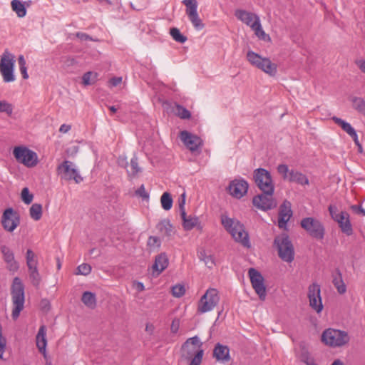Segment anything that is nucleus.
Returning <instances> with one entry per match:
<instances>
[{"mask_svg":"<svg viewBox=\"0 0 365 365\" xmlns=\"http://www.w3.org/2000/svg\"><path fill=\"white\" fill-rule=\"evenodd\" d=\"M202 343L197 336L187 339L181 347V356L189 365H200L204 355Z\"/></svg>","mask_w":365,"mask_h":365,"instance_id":"obj_1","label":"nucleus"},{"mask_svg":"<svg viewBox=\"0 0 365 365\" xmlns=\"http://www.w3.org/2000/svg\"><path fill=\"white\" fill-rule=\"evenodd\" d=\"M221 222L237 242L247 248L251 247L249 235L245 231L244 225L239 220L222 215Z\"/></svg>","mask_w":365,"mask_h":365,"instance_id":"obj_2","label":"nucleus"},{"mask_svg":"<svg viewBox=\"0 0 365 365\" xmlns=\"http://www.w3.org/2000/svg\"><path fill=\"white\" fill-rule=\"evenodd\" d=\"M11 295L13 304L11 317L16 320L24 308V285L19 277H15L11 287Z\"/></svg>","mask_w":365,"mask_h":365,"instance_id":"obj_3","label":"nucleus"},{"mask_svg":"<svg viewBox=\"0 0 365 365\" xmlns=\"http://www.w3.org/2000/svg\"><path fill=\"white\" fill-rule=\"evenodd\" d=\"M247 59L252 66L270 76H274L277 73V65L272 63L269 58H262L257 53L249 51L247 53Z\"/></svg>","mask_w":365,"mask_h":365,"instance_id":"obj_4","label":"nucleus"},{"mask_svg":"<svg viewBox=\"0 0 365 365\" xmlns=\"http://www.w3.org/2000/svg\"><path fill=\"white\" fill-rule=\"evenodd\" d=\"M322 341L331 347H339L349 341L347 332L334 329H327L322 334Z\"/></svg>","mask_w":365,"mask_h":365,"instance_id":"obj_5","label":"nucleus"},{"mask_svg":"<svg viewBox=\"0 0 365 365\" xmlns=\"http://www.w3.org/2000/svg\"><path fill=\"white\" fill-rule=\"evenodd\" d=\"M274 245L278 250L279 257L284 262H292L294 258V250L292 242L288 235L282 234L277 236L274 241Z\"/></svg>","mask_w":365,"mask_h":365,"instance_id":"obj_6","label":"nucleus"},{"mask_svg":"<svg viewBox=\"0 0 365 365\" xmlns=\"http://www.w3.org/2000/svg\"><path fill=\"white\" fill-rule=\"evenodd\" d=\"M219 302L218 291L216 289L210 288L199 300L197 312L199 314L210 312L218 304Z\"/></svg>","mask_w":365,"mask_h":365,"instance_id":"obj_7","label":"nucleus"},{"mask_svg":"<svg viewBox=\"0 0 365 365\" xmlns=\"http://www.w3.org/2000/svg\"><path fill=\"white\" fill-rule=\"evenodd\" d=\"M56 172L61 180L66 181L73 180L76 183H80L83 181V178L79 174L76 165L71 161L64 160L58 165Z\"/></svg>","mask_w":365,"mask_h":365,"instance_id":"obj_8","label":"nucleus"},{"mask_svg":"<svg viewBox=\"0 0 365 365\" xmlns=\"http://www.w3.org/2000/svg\"><path fill=\"white\" fill-rule=\"evenodd\" d=\"M253 180L262 192L274 191V182L271 173L264 168H257L253 172Z\"/></svg>","mask_w":365,"mask_h":365,"instance_id":"obj_9","label":"nucleus"},{"mask_svg":"<svg viewBox=\"0 0 365 365\" xmlns=\"http://www.w3.org/2000/svg\"><path fill=\"white\" fill-rule=\"evenodd\" d=\"M13 155L19 163L27 168H33L38 163L37 154L25 146H16L14 148Z\"/></svg>","mask_w":365,"mask_h":365,"instance_id":"obj_10","label":"nucleus"},{"mask_svg":"<svg viewBox=\"0 0 365 365\" xmlns=\"http://www.w3.org/2000/svg\"><path fill=\"white\" fill-rule=\"evenodd\" d=\"M14 56L6 50L1 57L0 72L4 81L6 83L12 82L15 80L14 75Z\"/></svg>","mask_w":365,"mask_h":365,"instance_id":"obj_11","label":"nucleus"},{"mask_svg":"<svg viewBox=\"0 0 365 365\" xmlns=\"http://www.w3.org/2000/svg\"><path fill=\"white\" fill-rule=\"evenodd\" d=\"M301 227L312 237L322 240L325 229L323 224L314 217H305L301 220Z\"/></svg>","mask_w":365,"mask_h":365,"instance_id":"obj_12","label":"nucleus"},{"mask_svg":"<svg viewBox=\"0 0 365 365\" xmlns=\"http://www.w3.org/2000/svg\"><path fill=\"white\" fill-rule=\"evenodd\" d=\"M26 259L31 282L34 287H38L41 277L38 270L36 256L31 250L29 249L26 251Z\"/></svg>","mask_w":365,"mask_h":365,"instance_id":"obj_13","label":"nucleus"},{"mask_svg":"<svg viewBox=\"0 0 365 365\" xmlns=\"http://www.w3.org/2000/svg\"><path fill=\"white\" fill-rule=\"evenodd\" d=\"M248 274L252 286L256 294L258 295L260 300L264 301L267 297V289L263 276L255 268L249 269Z\"/></svg>","mask_w":365,"mask_h":365,"instance_id":"obj_14","label":"nucleus"},{"mask_svg":"<svg viewBox=\"0 0 365 365\" xmlns=\"http://www.w3.org/2000/svg\"><path fill=\"white\" fill-rule=\"evenodd\" d=\"M274 192V191H269L268 192H262L261 194L255 196L252 199L253 205L262 211L275 208L277 203L273 197Z\"/></svg>","mask_w":365,"mask_h":365,"instance_id":"obj_15","label":"nucleus"},{"mask_svg":"<svg viewBox=\"0 0 365 365\" xmlns=\"http://www.w3.org/2000/svg\"><path fill=\"white\" fill-rule=\"evenodd\" d=\"M20 224V216L13 208L9 207L4 210L1 217V225L4 229L12 232Z\"/></svg>","mask_w":365,"mask_h":365,"instance_id":"obj_16","label":"nucleus"},{"mask_svg":"<svg viewBox=\"0 0 365 365\" xmlns=\"http://www.w3.org/2000/svg\"><path fill=\"white\" fill-rule=\"evenodd\" d=\"M320 286L317 283H312L308 288V298L309 306L317 313L319 314L323 310V304L321 297Z\"/></svg>","mask_w":365,"mask_h":365,"instance_id":"obj_17","label":"nucleus"},{"mask_svg":"<svg viewBox=\"0 0 365 365\" xmlns=\"http://www.w3.org/2000/svg\"><path fill=\"white\" fill-rule=\"evenodd\" d=\"M180 138L187 148L192 153L197 152L199 153L200 152L202 140L200 137L187 130H183L180 132Z\"/></svg>","mask_w":365,"mask_h":365,"instance_id":"obj_18","label":"nucleus"},{"mask_svg":"<svg viewBox=\"0 0 365 365\" xmlns=\"http://www.w3.org/2000/svg\"><path fill=\"white\" fill-rule=\"evenodd\" d=\"M228 189L232 196L240 199L247 193L248 183L244 180H235L230 182Z\"/></svg>","mask_w":365,"mask_h":365,"instance_id":"obj_19","label":"nucleus"},{"mask_svg":"<svg viewBox=\"0 0 365 365\" xmlns=\"http://www.w3.org/2000/svg\"><path fill=\"white\" fill-rule=\"evenodd\" d=\"M292 216V210L291 209V203L287 200H284L279 207L278 226L279 228L286 229L287 223Z\"/></svg>","mask_w":365,"mask_h":365,"instance_id":"obj_20","label":"nucleus"},{"mask_svg":"<svg viewBox=\"0 0 365 365\" xmlns=\"http://www.w3.org/2000/svg\"><path fill=\"white\" fill-rule=\"evenodd\" d=\"M335 217L334 220L338 222L342 232L347 236L351 235L353 234V229L349 220V215L345 211H341Z\"/></svg>","mask_w":365,"mask_h":365,"instance_id":"obj_21","label":"nucleus"},{"mask_svg":"<svg viewBox=\"0 0 365 365\" xmlns=\"http://www.w3.org/2000/svg\"><path fill=\"white\" fill-rule=\"evenodd\" d=\"M1 252L4 259L6 263L7 268L11 272H16L19 269V264L15 260L14 252L6 245L1 246Z\"/></svg>","mask_w":365,"mask_h":365,"instance_id":"obj_22","label":"nucleus"},{"mask_svg":"<svg viewBox=\"0 0 365 365\" xmlns=\"http://www.w3.org/2000/svg\"><path fill=\"white\" fill-rule=\"evenodd\" d=\"M237 21L242 23H259V18L254 12L245 9H236L234 14Z\"/></svg>","mask_w":365,"mask_h":365,"instance_id":"obj_23","label":"nucleus"},{"mask_svg":"<svg viewBox=\"0 0 365 365\" xmlns=\"http://www.w3.org/2000/svg\"><path fill=\"white\" fill-rule=\"evenodd\" d=\"M168 257L165 252L158 255L155 258V262L152 267L153 274H155L156 276H158L168 267Z\"/></svg>","mask_w":365,"mask_h":365,"instance_id":"obj_24","label":"nucleus"},{"mask_svg":"<svg viewBox=\"0 0 365 365\" xmlns=\"http://www.w3.org/2000/svg\"><path fill=\"white\" fill-rule=\"evenodd\" d=\"M182 3L185 6V13L192 23H198L197 2L196 0H183Z\"/></svg>","mask_w":365,"mask_h":365,"instance_id":"obj_25","label":"nucleus"},{"mask_svg":"<svg viewBox=\"0 0 365 365\" xmlns=\"http://www.w3.org/2000/svg\"><path fill=\"white\" fill-rule=\"evenodd\" d=\"M213 357L218 361L228 362L230 360V349L227 346L217 343L213 349Z\"/></svg>","mask_w":365,"mask_h":365,"instance_id":"obj_26","label":"nucleus"},{"mask_svg":"<svg viewBox=\"0 0 365 365\" xmlns=\"http://www.w3.org/2000/svg\"><path fill=\"white\" fill-rule=\"evenodd\" d=\"M288 181L302 185H309V179L305 175L294 170H290Z\"/></svg>","mask_w":365,"mask_h":365,"instance_id":"obj_27","label":"nucleus"},{"mask_svg":"<svg viewBox=\"0 0 365 365\" xmlns=\"http://www.w3.org/2000/svg\"><path fill=\"white\" fill-rule=\"evenodd\" d=\"M332 120L336 124L339 125L344 131L349 135L352 139L358 136L356 130L350 123L336 116L332 117Z\"/></svg>","mask_w":365,"mask_h":365,"instance_id":"obj_28","label":"nucleus"},{"mask_svg":"<svg viewBox=\"0 0 365 365\" xmlns=\"http://www.w3.org/2000/svg\"><path fill=\"white\" fill-rule=\"evenodd\" d=\"M81 301L83 304L89 309H94L96 307V296L91 292H84L82 294Z\"/></svg>","mask_w":365,"mask_h":365,"instance_id":"obj_29","label":"nucleus"},{"mask_svg":"<svg viewBox=\"0 0 365 365\" xmlns=\"http://www.w3.org/2000/svg\"><path fill=\"white\" fill-rule=\"evenodd\" d=\"M36 340L37 348L43 351L44 348H46L47 345L46 327L45 325H41L40 327L36 337Z\"/></svg>","mask_w":365,"mask_h":365,"instance_id":"obj_30","label":"nucleus"},{"mask_svg":"<svg viewBox=\"0 0 365 365\" xmlns=\"http://www.w3.org/2000/svg\"><path fill=\"white\" fill-rule=\"evenodd\" d=\"M352 107L359 113L365 116V100L361 97L354 96L351 98Z\"/></svg>","mask_w":365,"mask_h":365,"instance_id":"obj_31","label":"nucleus"},{"mask_svg":"<svg viewBox=\"0 0 365 365\" xmlns=\"http://www.w3.org/2000/svg\"><path fill=\"white\" fill-rule=\"evenodd\" d=\"M157 228L160 233L166 236H170L173 233V226L168 220L160 221L157 225Z\"/></svg>","mask_w":365,"mask_h":365,"instance_id":"obj_32","label":"nucleus"},{"mask_svg":"<svg viewBox=\"0 0 365 365\" xmlns=\"http://www.w3.org/2000/svg\"><path fill=\"white\" fill-rule=\"evenodd\" d=\"M12 10L19 17H23L26 14L24 4L19 0H13L11 3Z\"/></svg>","mask_w":365,"mask_h":365,"instance_id":"obj_33","label":"nucleus"},{"mask_svg":"<svg viewBox=\"0 0 365 365\" xmlns=\"http://www.w3.org/2000/svg\"><path fill=\"white\" fill-rule=\"evenodd\" d=\"M333 284L339 294H342L346 292V287L342 279V276L340 272H338L337 275L334 277Z\"/></svg>","mask_w":365,"mask_h":365,"instance_id":"obj_34","label":"nucleus"},{"mask_svg":"<svg viewBox=\"0 0 365 365\" xmlns=\"http://www.w3.org/2000/svg\"><path fill=\"white\" fill-rule=\"evenodd\" d=\"M30 217L36 220H39L42 217V205L38 203L33 204L29 209Z\"/></svg>","mask_w":365,"mask_h":365,"instance_id":"obj_35","label":"nucleus"},{"mask_svg":"<svg viewBox=\"0 0 365 365\" xmlns=\"http://www.w3.org/2000/svg\"><path fill=\"white\" fill-rule=\"evenodd\" d=\"M251 29L255 35L261 40L269 41L270 37L262 29L261 24H251Z\"/></svg>","mask_w":365,"mask_h":365,"instance_id":"obj_36","label":"nucleus"},{"mask_svg":"<svg viewBox=\"0 0 365 365\" xmlns=\"http://www.w3.org/2000/svg\"><path fill=\"white\" fill-rule=\"evenodd\" d=\"M199 223L197 217L189 215L188 217L182 222V227L185 230H191Z\"/></svg>","mask_w":365,"mask_h":365,"instance_id":"obj_37","label":"nucleus"},{"mask_svg":"<svg viewBox=\"0 0 365 365\" xmlns=\"http://www.w3.org/2000/svg\"><path fill=\"white\" fill-rule=\"evenodd\" d=\"M160 202L162 207L165 210H170L173 205V199L170 194L168 192H165L160 197Z\"/></svg>","mask_w":365,"mask_h":365,"instance_id":"obj_38","label":"nucleus"},{"mask_svg":"<svg viewBox=\"0 0 365 365\" xmlns=\"http://www.w3.org/2000/svg\"><path fill=\"white\" fill-rule=\"evenodd\" d=\"M198 257L200 258V259L202 260L205 262V265L208 268L211 269L214 267L215 260L213 257L210 255H207L205 250L199 252Z\"/></svg>","mask_w":365,"mask_h":365,"instance_id":"obj_39","label":"nucleus"},{"mask_svg":"<svg viewBox=\"0 0 365 365\" xmlns=\"http://www.w3.org/2000/svg\"><path fill=\"white\" fill-rule=\"evenodd\" d=\"M98 78V73L88 71L83 74L82 77L83 84L84 86H89L91 84H93L96 81Z\"/></svg>","mask_w":365,"mask_h":365,"instance_id":"obj_40","label":"nucleus"},{"mask_svg":"<svg viewBox=\"0 0 365 365\" xmlns=\"http://www.w3.org/2000/svg\"><path fill=\"white\" fill-rule=\"evenodd\" d=\"M175 115L181 119H190L191 117L190 112L181 105H175Z\"/></svg>","mask_w":365,"mask_h":365,"instance_id":"obj_41","label":"nucleus"},{"mask_svg":"<svg viewBox=\"0 0 365 365\" xmlns=\"http://www.w3.org/2000/svg\"><path fill=\"white\" fill-rule=\"evenodd\" d=\"M170 34L176 42L183 43L187 41V37L182 34L180 30L175 27L170 29Z\"/></svg>","mask_w":365,"mask_h":365,"instance_id":"obj_42","label":"nucleus"},{"mask_svg":"<svg viewBox=\"0 0 365 365\" xmlns=\"http://www.w3.org/2000/svg\"><path fill=\"white\" fill-rule=\"evenodd\" d=\"M161 242L159 237L156 236H150L148 237L147 245L150 250V251H153L156 249H158L160 247Z\"/></svg>","mask_w":365,"mask_h":365,"instance_id":"obj_43","label":"nucleus"},{"mask_svg":"<svg viewBox=\"0 0 365 365\" xmlns=\"http://www.w3.org/2000/svg\"><path fill=\"white\" fill-rule=\"evenodd\" d=\"M140 171V168L138 166V158H132L130 160V169L128 170V174L132 176H135Z\"/></svg>","mask_w":365,"mask_h":365,"instance_id":"obj_44","label":"nucleus"},{"mask_svg":"<svg viewBox=\"0 0 365 365\" xmlns=\"http://www.w3.org/2000/svg\"><path fill=\"white\" fill-rule=\"evenodd\" d=\"M21 197L25 204L29 205L33 201L34 195L30 193L28 187H24L21 190Z\"/></svg>","mask_w":365,"mask_h":365,"instance_id":"obj_45","label":"nucleus"},{"mask_svg":"<svg viewBox=\"0 0 365 365\" xmlns=\"http://www.w3.org/2000/svg\"><path fill=\"white\" fill-rule=\"evenodd\" d=\"M149 4L148 0H133L130 3L133 9L140 11L145 9Z\"/></svg>","mask_w":365,"mask_h":365,"instance_id":"obj_46","label":"nucleus"},{"mask_svg":"<svg viewBox=\"0 0 365 365\" xmlns=\"http://www.w3.org/2000/svg\"><path fill=\"white\" fill-rule=\"evenodd\" d=\"M62 66L63 68H69L76 65L77 61L75 58L71 56H64L61 58Z\"/></svg>","mask_w":365,"mask_h":365,"instance_id":"obj_47","label":"nucleus"},{"mask_svg":"<svg viewBox=\"0 0 365 365\" xmlns=\"http://www.w3.org/2000/svg\"><path fill=\"white\" fill-rule=\"evenodd\" d=\"M91 272V267L87 263H83L80 264L76 269V274L88 275Z\"/></svg>","mask_w":365,"mask_h":365,"instance_id":"obj_48","label":"nucleus"},{"mask_svg":"<svg viewBox=\"0 0 365 365\" xmlns=\"http://www.w3.org/2000/svg\"><path fill=\"white\" fill-rule=\"evenodd\" d=\"M0 112L6 113L9 115H11L13 113L12 105L6 101H0Z\"/></svg>","mask_w":365,"mask_h":365,"instance_id":"obj_49","label":"nucleus"},{"mask_svg":"<svg viewBox=\"0 0 365 365\" xmlns=\"http://www.w3.org/2000/svg\"><path fill=\"white\" fill-rule=\"evenodd\" d=\"M185 293V287L182 284H176L172 287V294L175 297H181Z\"/></svg>","mask_w":365,"mask_h":365,"instance_id":"obj_50","label":"nucleus"},{"mask_svg":"<svg viewBox=\"0 0 365 365\" xmlns=\"http://www.w3.org/2000/svg\"><path fill=\"white\" fill-rule=\"evenodd\" d=\"M277 172L282 175L284 180H288L290 170L285 164H280L277 166Z\"/></svg>","mask_w":365,"mask_h":365,"instance_id":"obj_51","label":"nucleus"},{"mask_svg":"<svg viewBox=\"0 0 365 365\" xmlns=\"http://www.w3.org/2000/svg\"><path fill=\"white\" fill-rule=\"evenodd\" d=\"M135 195L143 200H148L149 195L145 190V186L142 185L136 191Z\"/></svg>","mask_w":365,"mask_h":365,"instance_id":"obj_52","label":"nucleus"},{"mask_svg":"<svg viewBox=\"0 0 365 365\" xmlns=\"http://www.w3.org/2000/svg\"><path fill=\"white\" fill-rule=\"evenodd\" d=\"M180 328V320L178 319H174L172 322L170 330L173 334H176Z\"/></svg>","mask_w":365,"mask_h":365,"instance_id":"obj_53","label":"nucleus"},{"mask_svg":"<svg viewBox=\"0 0 365 365\" xmlns=\"http://www.w3.org/2000/svg\"><path fill=\"white\" fill-rule=\"evenodd\" d=\"M351 209L356 214L365 216V210L359 205H352Z\"/></svg>","mask_w":365,"mask_h":365,"instance_id":"obj_54","label":"nucleus"},{"mask_svg":"<svg viewBox=\"0 0 365 365\" xmlns=\"http://www.w3.org/2000/svg\"><path fill=\"white\" fill-rule=\"evenodd\" d=\"M355 64L362 73H365V59H358L355 61Z\"/></svg>","mask_w":365,"mask_h":365,"instance_id":"obj_55","label":"nucleus"},{"mask_svg":"<svg viewBox=\"0 0 365 365\" xmlns=\"http://www.w3.org/2000/svg\"><path fill=\"white\" fill-rule=\"evenodd\" d=\"M329 212L330 213V215L331 216L332 219L334 220L336 219L335 217H337L339 213H336L337 208L334 205H329Z\"/></svg>","mask_w":365,"mask_h":365,"instance_id":"obj_56","label":"nucleus"},{"mask_svg":"<svg viewBox=\"0 0 365 365\" xmlns=\"http://www.w3.org/2000/svg\"><path fill=\"white\" fill-rule=\"evenodd\" d=\"M179 210L185 209V193H182L178 200Z\"/></svg>","mask_w":365,"mask_h":365,"instance_id":"obj_57","label":"nucleus"},{"mask_svg":"<svg viewBox=\"0 0 365 365\" xmlns=\"http://www.w3.org/2000/svg\"><path fill=\"white\" fill-rule=\"evenodd\" d=\"M122 82L121 77H114L110 80V83L112 86L115 87L119 85Z\"/></svg>","mask_w":365,"mask_h":365,"instance_id":"obj_58","label":"nucleus"},{"mask_svg":"<svg viewBox=\"0 0 365 365\" xmlns=\"http://www.w3.org/2000/svg\"><path fill=\"white\" fill-rule=\"evenodd\" d=\"M71 126L70 125L62 124L59 128V131L62 133H66L71 130Z\"/></svg>","mask_w":365,"mask_h":365,"instance_id":"obj_59","label":"nucleus"},{"mask_svg":"<svg viewBox=\"0 0 365 365\" xmlns=\"http://www.w3.org/2000/svg\"><path fill=\"white\" fill-rule=\"evenodd\" d=\"M76 36L78 38H79L80 39H81L83 41H86V40H88V39L91 40V38L88 35H87V34H86L84 33L78 32V33H76Z\"/></svg>","mask_w":365,"mask_h":365,"instance_id":"obj_60","label":"nucleus"},{"mask_svg":"<svg viewBox=\"0 0 365 365\" xmlns=\"http://www.w3.org/2000/svg\"><path fill=\"white\" fill-rule=\"evenodd\" d=\"M353 140L354 141L356 145L358 147V151L359 153H361L363 152V148H362V145L361 144L359 143V139H358V136H356V138H354L353 139Z\"/></svg>","mask_w":365,"mask_h":365,"instance_id":"obj_61","label":"nucleus"},{"mask_svg":"<svg viewBox=\"0 0 365 365\" xmlns=\"http://www.w3.org/2000/svg\"><path fill=\"white\" fill-rule=\"evenodd\" d=\"M20 71L24 79H27L29 78L26 66L20 67Z\"/></svg>","mask_w":365,"mask_h":365,"instance_id":"obj_62","label":"nucleus"},{"mask_svg":"<svg viewBox=\"0 0 365 365\" xmlns=\"http://www.w3.org/2000/svg\"><path fill=\"white\" fill-rule=\"evenodd\" d=\"M18 61L19 67L26 66V61L22 55L19 56Z\"/></svg>","mask_w":365,"mask_h":365,"instance_id":"obj_63","label":"nucleus"},{"mask_svg":"<svg viewBox=\"0 0 365 365\" xmlns=\"http://www.w3.org/2000/svg\"><path fill=\"white\" fill-rule=\"evenodd\" d=\"M180 216L182 220V222L186 220L189 215H187L185 209L180 210Z\"/></svg>","mask_w":365,"mask_h":365,"instance_id":"obj_64","label":"nucleus"}]
</instances>
